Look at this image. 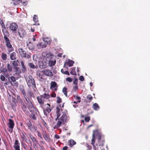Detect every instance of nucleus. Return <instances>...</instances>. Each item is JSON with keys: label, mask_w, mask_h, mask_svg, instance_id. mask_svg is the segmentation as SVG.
I'll list each match as a JSON object with an SVG mask.
<instances>
[{"label": "nucleus", "mask_w": 150, "mask_h": 150, "mask_svg": "<svg viewBox=\"0 0 150 150\" xmlns=\"http://www.w3.org/2000/svg\"><path fill=\"white\" fill-rule=\"evenodd\" d=\"M98 130H93V137L91 140V144L93 145L94 148L96 150V147L94 145L95 142V135H96V136L98 137V142L99 143V146H103L104 143V142L103 141L102 143H100V140L101 139V134L100 133H98Z\"/></svg>", "instance_id": "nucleus-1"}, {"label": "nucleus", "mask_w": 150, "mask_h": 150, "mask_svg": "<svg viewBox=\"0 0 150 150\" xmlns=\"http://www.w3.org/2000/svg\"><path fill=\"white\" fill-rule=\"evenodd\" d=\"M24 77L27 85L29 87H31L32 85H33L34 87H36L35 80L31 75H25Z\"/></svg>", "instance_id": "nucleus-2"}, {"label": "nucleus", "mask_w": 150, "mask_h": 150, "mask_svg": "<svg viewBox=\"0 0 150 150\" xmlns=\"http://www.w3.org/2000/svg\"><path fill=\"white\" fill-rule=\"evenodd\" d=\"M45 60L48 63V65L50 67L54 66L56 63V60L54 56L52 55H49L46 57Z\"/></svg>", "instance_id": "nucleus-3"}, {"label": "nucleus", "mask_w": 150, "mask_h": 150, "mask_svg": "<svg viewBox=\"0 0 150 150\" xmlns=\"http://www.w3.org/2000/svg\"><path fill=\"white\" fill-rule=\"evenodd\" d=\"M4 39L6 42V45L8 50V52H11L13 51L14 49L11 45L9 39L7 37H5Z\"/></svg>", "instance_id": "nucleus-4"}, {"label": "nucleus", "mask_w": 150, "mask_h": 150, "mask_svg": "<svg viewBox=\"0 0 150 150\" xmlns=\"http://www.w3.org/2000/svg\"><path fill=\"white\" fill-rule=\"evenodd\" d=\"M18 51L21 55L23 57L29 58L30 57V54L28 53H26L25 51L22 48H19Z\"/></svg>", "instance_id": "nucleus-5"}, {"label": "nucleus", "mask_w": 150, "mask_h": 150, "mask_svg": "<svg viewBox=\"0 0 150 150\" xmlns=\"http://www.w3.org/2000/svg\"><path fill=\"white\" fill-rule=\"evenodd\" d=\"M9 122L8 128V130L10 132H12L13 131L14 124L13 120L11 119L9 120Z\"/></svg>", "instance_id": "nucleus-6"}, {"label": "nucleus", "mask_w": 150, "mask_h": 150, "mask_svg": "<svg viewBox=\"0 0 150 150\" xmlns=\"http://www.w3.org/2000/svg\"><path fill=\"white\" fill-rule=\"evenodd\" d=\"M57 84L55 81H52L50 83V89L53 91H56L57 90Z\"/></svg>", "instance_id": "nucleus-7"}, {"label": "nucleus", "mask_w": 150, "mask_h": 150, "mask_svg": "<svg viewBox=\"0 0 150 150\" xmlns=\"http://www.w3.org/2000/svg\"><path fill=\"white\" fill-rule=\"evenodd\" d=\"M18 28V25L15 23H13L11 24L9 26L10 29L13 32L16 31Z\"/></svg>", "instance_id": "nucleus-8"}, {"label": "nucleus", "mask_w": 150, "mask_h": 150, "mask_svg": "<svg viewBox=\"0 0 150 150\" xmlns=\"http://www.w3.org/2000/svg\"><path fill=\"white\" fill-rule=\"evenodd\" d=\"M47 62L45 60H42L39 61V64L40 67L41 69H45L47 67Z\"/></svg>", "instance_id": "nucleus-9"}, {"label": "nucleus", "mask_w": 150, "mask_h": 150, "mask_svg": "<svg viewBox=\"0 0 150 150\" xmlns=\"http://www.w3.org/2000/svg\"><path fill=\"white\" fill-rule=\"evenodd\" d=\"M28 126L29 129H30L32 132H34L37 131V129L36 126L34 125L32 126L30 122L28 125Z\"/></svg>", "instance_id": "nucleus-10"}, {"label": "nucleus", "mask_w": 150, "mask_h": 150, "mask_svg": "<svg viewBox=\"0 0 150 150\" xmlns=\"http://www.w3.org/2000/svg\"><path fill=\"white\" fill-rule=\"evenodd\" d=\"M8 80L10 82V83H11V84L13 86H18V83L17 82H16L15 83H13V84L12 82H14L16 81V78L13 76H11L9 78H8Z\"/></svg>", "instance_id": "nucleus-11"}, {"label": "nucleus", "mask_w": 150, "mask_h": 150, "mask_svg": "<svg viewBox=\"0 0 150 150\" xmlns=\"http://www.w3.org/2000/svg\"><path fill=\"white\" fill-rule=\"evenodd\" d=\"M18 33L20 37L22 38L24 37L26 34L25 30L22 28H19Z\"/></svg>", "instance_id": "nucleus-12"}, {"label": "nucleus", "mask_w": 150, "mask_h": 150, "mask_svg": "<svg viewBox=\"0 0 150 150\" xmlns=\"http://www.w3.org/2000/svg\"><path fill=\"white\" fill-rule=\"evenodd\" d=\"M43 74L47 76H53V73L49 69H45L43 71Z\"/></svg>", "instance_id": "nucleus-13"}, {"label": "nucleus", "mask_w": 150, "mask_h": 150, "mask_svg": "<svg viewBox=\"0 0 150 150\" xmlns=\"http://www.w3.org/2000/svg\"><path fill=\"white\" fill-rule=\"evenodd\" d=\"M2 31L4 35V38L5 39V37H7L9 36V33L8 31L6 30V28L5 26V27H3L2 29Z\"/></svg>", "instance_id": "nucleus-14"}, {"label": "nucleus", "mask_w": 150, "mask_h": 150, "mask_svg": "<svg viewBox=\"0 0 150 150\" xmlns=\"http://www.w3.org/2000/svg\"><path fill=\"white\" fill-rule=\"evenodd\" d=\"M19 145L18 141L16 140L14 145V148L15 150H20Z\"/></svg>", "instance_id": "nucleus-15"}, {"label": "nucleus", "mask_w": 150, "mask_h": 150, "mask_svg": "<svg viewBox=\"0 0 150 150\" xmlns=\"http://www.w3.org/2000/svg\"><path fill=\"white\" fill-rule=\"evenodd\" d=\"M67 119V117L65 114H63L59 119V120L61 121L64 124L66 121Z\"/></svg>", "instance_id": "nucleus-16"}, {"label": "nucleus", "mask_w": 150, "mask_h": 150, "mask_svg": "<svg viewBox=\"0 0 150 150\" xmlns=\"http://www.w3.org/2000/svg\"><path fill=\"white\" fill-rule=\"evenodd\" d=\"M62 124H64L62 122L59 120H59L57 121L56 125L53 128L54 129H57L60 127Z\"/></svg>", "instance_id": "nucleus-17"}, {"label": "nucleus", "mask_w": 150, "mask_h": 150, "mask_svg": "<svg viewBox=\"0 0 150 150\" xmlns=\"http://www.w3.org/2000/svg\"><path fill=\"white\" fill-rule=\"evenodd\" d=\"M37 99L38 102L40 104H43L45 100V99H44L42 97L41 95L40 96L38 97Z\"/></svg>", "instance_id": "nucleus-18"}, {"label": "nucleus", "mask_w": 150, "mask_h": 150, "mask_svg": "<svg viewBox=\"0 0 150 150\" xmlns=\"http://www.w3.org/2000/svg\"><path fill=\"white\" fill-rule=\"evenodd\" d=\"M16 54L15 52H13L10 54V58L12 60L16 59Z\"/></svg>", "instance_id": "nucleus-19"}, {"label": "nucleus", "mask_w": 150, "mask_h": 150, "mask_svg": "<svg viewBox=\"0 0 150 150\" xmlns=\"http://www.w3.org/2000/svg\"><path fill=\"white\" fill-rule=\"evenodd\" d=\"M21 70L23 73H25L26 71V67H25L24 63L23 61H21Z\"/></svg>", "instance_id": "nucleus-20"}, {"label": "nucleus", "mask_w": 150, "mask_h": 150, "mask_svg": "<svg viewBox=\"0 0 150 150\" xmlns=\"http://www.w3.org/2000/svg\"><path fill=\"white\" fill-rule=\"evenodd\" d=\"M74 63V62L72 60L68 59L66 62V64L67 65H68L69 67L72 66L73 64Z\"/></svg>", "instance_id": "nucleus-21"}, {"label": "nucleus", "mask_w": 150, "mask_h": 150, "mask_svg": "<svg viewBox=\"0 0 150 150\" xmlns=\"http://www.w3.org/2000/svg\"><path fill=\"white\" fill-rule=\"evenodd\" d=\"M19 88L21 91L23 95H25L26 94L25 91L24 89V86L22 85L20 86Z\"/></svg>", "instance_id": "nucleus-22"}, {"label": "nucleus", "mask_w": 150, "mask_h": 150, "mask_svg": "<svg viewBox=\"0 0 150 150\" xmlns=\"http://www.w3.org/2000/svg\"><path fill=\"white\" fill-rule=\"evenodd\" d=\"M76 144V142L73 139H71L69 141V145L71 147H72L73 146Z\"/></svg>", "instance_id": "nucleus-23"}, {"label": "nucleus", "mask_w": 150, "mask_h": 150, "mask_svg": "<svg viewBox=\"0 0 150 150\" xmlns=\"http://www.w3.org/2000/svg\"><path fill=\"white\" fill-rule=\"evenodd\" d=\"M93 108L95 110H97L99 109V107L97 103H95L93 105Z\"/></svg>", "instance_id": "nucleus-24"}, {"label": "nucleus", "mask_w": 150, "mask_h": 150, "mask_svg": "<svg viewBox=\"0 0 150 150\" xmlns=\"http://www.w3.org/2000/svg\"><path fill=\"white\" fill-rule=\"evenodd\" d=\"M1 58L3 60H6L7 58V55L4 52L1 53Z\"/></svg>", "instance_id": "nucleus-25"}, {"label": "nucleus", "mask_w": 150, "mask_h": 150, "mask_svg": "<svg viewBox=\"0 0 150 150\" xmlns=\"http://www.w3.org/2000/svg\"><path fill=\"white\" fill-rule=\"evenodd\" d=\"M56 112L57 113V117L56 119V120H57V119L58 118L60 115V109L57 107Z\"/></svg>", "instance_id": "nucleus-26"}, {"label": "nucleus", "mask_w": 150, "mask_h": 150, "mask_svg": "<svg viewBox=\"0 0 150 150\" xmlns=\"http://www.w3.org/2000/svg\"><path fill=\"white\" fill-rule=\"evenodd\" d=\"M47 106L45 110L48 113H50L51 111V109L50 108V105L49 104H47Z\"/></svg>", "instance_id": "nucleus-27"}, {"label": "nucleus", "mask_w": 150, "mask_h": 150, "mask_svg": "<svg viewBox=\"0 0 150 150\" xmlns=\"http://www.w3.org/2000/svg\"><path fill=\"white\" fill-rule=\"evenodd\" d=\"M42 97L44 99H48L50 98V96L47 93H44L42 95Z\"/></svg>", "instance_id": "nucleus-28"}, {"label": "nucleus", "mask_w": 150, "mask_h": 150, "mask_svg": "<svg viewBox=\"0 0 150 150\" xmlns=\"http://www.w3.org/2000/svg\"><path fill=\"white\" fill-rule=\"evenodd\" d=\"M43 137L47 141H49L50 139L48 137V135L46 133H45L43 135Z\"/></svg>", "instance_id": "nucleus-29"}, {"label": "nucleus", "mask_w": 150, "mask_h": 150, "mask_svg": "<svg viewBox=\"0 0 150 150\" xmlns=\"http://www.w3.org/2000/svg\"><path fill=\"white\" fill-rule=\"evenodd\" d=\"M29 44L27 45L29 49L30 50H33L34 49V46L31 44V42H29Z\"/></svg>", "instance_id": "nucleus-30"}, {"label": "nucleus", "mask_w": 150, "mask_h": 150, "mask_svg": "<svg viewBox=\"0 0 150 150\" xmlns=\"http://www.w3.org/2000/svg\"><path fill=\"white\" fill-rule=\"evenodd\" d=\"M28 66L29 67L31 68L34 69H37L38 68V67L37 66H35L34 64H33L32 63H29L28 64Z\"/></svg>", "instance_id": "nucleus-31"}, {"label": "nucleus", "mask_w": 150, "mask_h": 150, "mask_svg": "<svg viewBox=\"0 0 150 150\" xmlns=\"http://www.w3.org/2000/svg\"><path fill=\"white\" fill-rule=\"evenodd\" d=\"M70 74L72 75H76L75 67H73L71 69V71L70 72Z\"/></svg>", "instance_id": "nucleus-32"}, {"label": "nucleus", "mask_w": 150, "mask_h": 150, "mask_svg": "<svg viewBox=\"0 0 150 150\" xmlns=\"http://www.w3.org/2000/svg\"><path fill=\"white\" fill-rule=\"evenodd\" d=\"M12 63V65L14 66H17L18 65V62L17 60L14 61L13 62H11Z\"/></svg>", "instance_id": "nucleus-33"}, {"label": "nucleus", "mask_w": 150, "mask_h": 150, "mask_svg": "<svg viewBox=\"0 0 150 150\" xmlns=\"http://www.w3.org/2000/svg\"><path fill=\"white\" fill-rule=\"evenodd\" d=\"M43 40L44 42H45L46 43L48 44L49 42L50 39L49 38H43Z\"/></svg>", "instance_id": "nucleus-34"}, {"label": "nucleus", "mask_w": 150, "mask_h": 150, "mask_svg": "<svg viewBox=\"0 0 150 150\" xmlns=\"http://www.w3.org/2000/svg\"><path fill=\"white\" fill-rule=\"evenodd\" d=\"M62 92L66 96V97L67 96V88L65 87H64L62 89Z\"/></svg>", "instance_id": "nucleus-35"}, {"label": "nucleus", "mask_w": 150, "mask_h": 150, "mask_svg": "<svg viewBox=\"0 0 150 150\" xmlns=\"http://www.w3.org/2000/svg\"><path fill=\"white\" fill-rule=\"evenodd\" d=\"M33 21L35 23H36L38 21V16L36 15H34L33 17Z\"/></svg>", "instance_id": "nucleus-36"}, {"label": "nucleus", "mask_w": 150, "mask_h": 150, "mask_svg": "<svg viewBox=\"0 0 150 150\" xmlns=\"http://www.w3.org/2000/svg\"><path fill=\"white\" fill-rule=\"evenodd\" d=\"M7 67L9 71H11L12 70V67L9 64L7 65Z\"/></svg>", "instance_id": "nucleus-37"}, {"label": "nucleus", "mask_w": 150, "mask_h": 150, "mask_svg": "<svg viewBox=\"0 0 150 150\" xmlns=\"http://www.w3.org/2000/svg\"><path fill=\"white\" fill-rule=\"evenodd\" d=\"M61 71L62 72L63 74L68 75H69V73L68 71H63V69H62Z\"/></svg>", "instance_id": "nucleus-38"}, {"label": "nucleus", "mask_w": 150, "mask_h": 150, "mask_svg": "<svg viewBox=\"0 0 150 150\" xmlns=\"http://www.w3.org/2000/svg\"><path fill=\"white\" fill-rule=\"evenodd\" d=\"M92 97L91 95H88L86 97V98L89 100H91L92 99Z\"/></svg>", "instance_id": "nucleus-39"}, {"label": "nucleus", "mask_w": 150, "mask_h": 150, "mask_svg": "<svg viewBox=\"0 0 150 150\" xmlns=\"http://www.w3.org/2000/svg\"><path fill=\"white\" fill-rule=\"evenodd\" d=\"M42 43H40L37 45V47L38 49H41L42 48Z\"/></svg>", "instance_id": "nucleus-40"}, {"label": "nucleus", "mask_w": 150, "mask_h": 150, "mask_svg": "<svg viewBox=\"0 0 150 150\" xmlns=\"http://www.w3.org/2000/svg\"><path fill=\"white\" fill-rule=\"evenodd\" d=\"M85 121L86 122H88L90 120V117H87L85 118Z\"/></svg>", "instance_id": "nucleus-41"}, {"label": "nucleus", "mask_w": 150, "mask_h": 150, "mask_svg": "<svg viewBox=\"0 0 150 150\" xmlns=\"http://www.w3.org/2000/svg\"><path fill=\"white\" fill-rule=\"evenodd\" d=\"M57 102L58 103H60L61 102V98L59 97H57Z\"/></svg>", "instance_id": "nucleus-42"}, {"label": "nucleus", "mask_w": 150, "mask_h": 150, "mask_svg": "<svg viewBox=\"0 0 150 150\" xmlns=\"http://www.w3.org/2000/svg\"><path fill=\"white\" fill-rule=\"evenodd\" d=\"M66 81L69 82H71L72 81V79L70 77H68L67 78Z\"/></svg>", "instance_id": "nucleus-43"}, {"label": "nucleus", "mask_w": 150, "mask_h": 150, "mask_svg": "<svg viewBox=\"0 0 150 150\" xmlns=\"http://www.w3.org/2000/svg\"><path fill=\"white\" fill-rule=\"evenodd\" d=\"M77 79H75L74 80L73 82V83L75 85H77Z\"/></svg>", "instance_id": "nucleus-44"}, {"label": "nucleus", "mask_w": 150, "mask_h": 150, "mask_svg": "<svg viewBox=\"0 0 150 150\" xmlns=\"http://www.w3.org/2000/svg\"><path fill=\"white\" fill-rule=\"evenodd\" d=\"M27 0H25V1H23V0H21V3L23 4L24 5H25L26 4V1Z\"/></svg>", "instance_id": "nucleus-45"}, {"label": "nucleus", "mask_w": 150, "mask_h": 150, "mask_svg": "<svg viewBox=\"0 0 150 150\" xmlns=\"http://www.w3.org/2000/svg\"><path fill=\"white\" fill-rule=\"evenodd\" d=\"M0 78H1V80L2 81H4L5 80V78L4 77V76L3 75H1V77H0Z\"/></svg>", "instance_id": "nucleus-46"}, {"label": "nucleus", "mask_w": 150, "mask_h": 150, "mask_svg": "<svg viewBox=\"0 0 150 150\" xmlns=\"http://www.w3.org/2000/svg\"><path fill=\"white\" fill-rule=\"evenodd\" d=\"M78 87L77 85H75L73 87V89L74 91H76V89H78Z\"/></svg>", "instance_id": "nucleus-47"}, {"label": "nucleus", "mask_w": 150, "mask_h": 150, "mask_svg": "<svg viewBox=\"0 0 150 150\" xmlns=\"http://www.w3.org/2000/svg\"><path fill=\"white\" fill-rule=\"evenodd\" d=\"M36 132H38V136L39 137H40V138L42 139V137L41 135L40 134V132L38 131L37 130V131Z\"/></svg>", "instance_id": "nucleus-48"}, {"label": "nucleus", "mask_w": 150, "mask_h": 150, "mask_svg": "<svg viewBox=\"0 0 150 150\" xmlns=\"http://www.w3.org/2000/svg\"><path fill=\"white\" fill-rule=\"evenodd\" d=\"M84 79L83 77L82 76H80L79 77V79L81 81H83V80H84Z\"/></svg>", "instance_id": "nucleus-49"}, {"label": "nucleus", "mask_w": 150, "mask_h": 150, "mask_svg": "<svg viewBox=\"0 0 150 150\" xmlns=\"http://www.w3.org/2000/svg\"><path fill=\"white\" fill-rule=\"evenodd\" d=\"M4 75L5 76L7 77V78H8H8H10V75L9 74H8L7 73H6L5 74H4Z\"/></svg>", "instance_id": "nucleus-50"}, {"label": "nucleus", "mask_w": 150, "mask_h": 150, "mask_svg": "<svg viewBox=\"0 0 150 150\" xmlns=\"http://www.w3.org/2000/svg\"><path fill=\"white\" fill-rule=\"evenodd\" d=\"M51 96L52 97H55L56 96V94L54 92H53L51 94Z\"/></svg>", "instance_id": "nucleus-51"}, {"label": "nucleus", "mask_w": 150, "mask_h": 150, "mask_svg": "<svg viewBox=\"0 0 150 150\" xmlns=\"http://www.w3.org/2000/svg\"><path fill=\"white\" fill-rule=\"evenodd\" d=\"M42 48H45L46 47V45L45 44V43H42Z\"/></svg>", "instance_id": "nucleus-52"}, {"label": "nucleus", "mask_w": 150, "mask_h": 150, "mask_svg": "<svg viewBox=\"0 0 150 150\" xmlns=\"http://www.w3.org/2000/svg\"><path fill=\"white\" fill-rule=\"evenodd\" d=\"M24 97L26 100L27 101V102H28L29 100V99H28V98L27 97V96L26 95V94L25 95H24Z\"/></svg>", "instance_id": "nucleus-53"}, {"label": "nucleus", "mask_w": 150, "mask_h": 150, "mask_svg": "<svg viewBox=\"0 0 150 150\" xmlns=\"http://www.w3.org/2000/svg\"><path fill=\"white\" fill-rule=\"evenodd\" d=\"M31 117L34 120H35L36 119V117L34 115H33L31 116Z\"/></svg>", "instance_id": "nucleus-54"}, {"label": "nucleus", "mask_w": 150, "mask_h": 150, "mask_svg": "<svg viewBox=\"0 0 150 150\" xmlns=\"http://www.w3.org/2000/svg\"><path fill=\"white\" fill-rule=\"evenodd\" d=\"M31 140H32V141L34 143L35 142H36V140L34 137H33V138H32Z\"/></svg>", "instance_id": "nucleus-55"}, {"label": "nucleus", "mask_w": 150, "mask_h": 150, "mask_svg": "<svg viewBox=\"0 0 150 150\" xmlns=\"http://www.w3.org/2000/svg\"><path fill=\"white\" fill-rule=\"evenodd\" d=\"M54 137H55V138L56 139H58L59 138V136L57 134H56L55 135Z\"/></svg>", "instance_id": "nucleus-56"}, {"label": "nucleus", "mask_w": 150, "mask_h": 150, "mask_svg": "<svg viewBox=\"0 0 150 150\" xmlns=\"http://www.w3.org/2000/svg\"><path fill=\"white\" fill-rule=\"evenodd\" d=\"M75 98L76 100H80L81 98L79 97L76 96H75Z\"/></svg>", "instance_id": "nucleus-57"}, {"label": "nucleus", "mask_w": 150, "mask_h": 150, "mask_svg": "<svg viewBox=\"0 0 150 150\" xmlns=\"http://www.w3.org/2000/svg\"><path fill=\"white\" fill-rule=\"evenodd\" d=\"M80 102H81V100H79L77 102H76V101L74 102V103H75V104H77L78 102V103H80Z\"/></svg>", "instance_id": "nucleus-58"}, {"label": "nucleus", "mask_w": 150, "mask_h": 150, "mask_svg": "<svg viewBox=\"0 0 150 150\" xmlns=\"http://www.w3.org/2000/svg\"><path fill=\"white\" fill-rule=\"evenodd\" d=\"M67 146H65L63 148V150H67Z\"/></svg>", "instance_id": "nucleus-59"}, {"label": "nucleus", "mask_w": 150, "mask_h": 150, "mask_svg": "<svg viewBox=\"0 0 150 150\" xmlns=\"http://www.w3.org/2000/svg\"><path fill=\"white\" fill-rule=\"evenodd\" d=\"M21 138L23 139V140H24L25 139V136L23 135L21 136Z\"/></svg>", "instance_id": "nucleus-60"}, {"label": "nucleus", "mask_w": 150, "mask_h": 150, "mask_svg": "<svg viewBox=\"0 0 150 150\" xmlns=\"http://www.w3.org/2000/svg\"><path fill=\"white\" fill-rule=\"evenodd\" d=\"M76 104H74L73 105V106H74V108H76V107H77L78 105H77Z\"/></svg>", "instance_id": "nucleus-61"}, {"label": "nucleus", "mask_w": 150, "mask_h": 150, "mask_svg": "<svg viewBox=\"0 0 150 150\" xmlns=\"http://www.w3.org/2000/svg\"><path fill=\"white\" fill-rule=\"evenodd\" d=\"M37 56L36 55H34L33 56V59L34 60L35 59V60H36L35 59V57H37Z\"/></svg>", "instance_id": "nucleus-62"}, {"label": "nucleus", "mask_w": 150, "mask_h": 150, "mask_svg": "<svg viewBox=\"0 0 150 150\" xmlns=\"http://www.w3.org/2000/svg\"><path fill=\"white\" fill-rule=\"evenodd\" d=\"M7 71V70L6 69H3V71L4 72H5L6 71Z\"/></svg>", "instance_id": "nucleus-63"}, {"label": "nucleus", "mask_w": 150, "mask_h": 150, "mask_svg": "<svg viewBox=\"0 0 150 150\" xmlns=\"http://www.w3.org/2000/svg\"><path fill=\"white\" fill-rule=\"evenodd\" d=\"M62 54V53H60L57 55V56L58 57H61V55Z\"/></svg>", "instance_id": "nucleus-64"}]
</instances>
